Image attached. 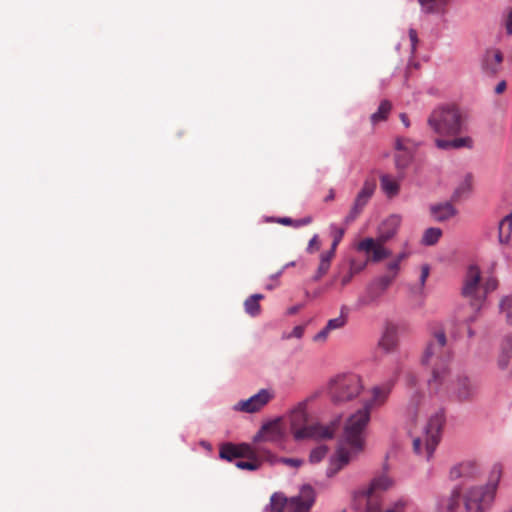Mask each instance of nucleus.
<instances>
[{"mask_svg":"<svg viewBox=\"0 0 512 512\" xmlns=\"http://www.w3.org/2000/svg\"><path fill=\"white\" fill-rule=\"evenodd\" d=\"M449 360L450 352L445 329L440 324L433 325L421 357V363L431 369V377L428 380L431 393H441V386L449 376Z\"/></svg>","mask_w":512,"mask_h":512,"instance_id":"1","label":"nucleus"},{"mask_svg":"<svg viewBox=\"0 0 512 512\" xmlns=\"http://www.w3.org/2000/svg\"><path fill=\"white\" fill-rule=\"evenodd\" d=\"M369 421V413L362 408H359L347 418L343 427L342 442L349 446L350 450L343 446L337 449L327 468L328 477H333L343 469L350 462L352 453L357 454L364 450L365 430Z\"/></svg>","mask_w":512,"mask_h":512,"instance_id":"2","label":"nucleus"},{"mask_svg":"<svg viewBox=\"0 0 512 512\" xmlns=\"http://www.w3.org/2000/svg\"><path fill=\"white\" fill-rule=\"evenodd\" d=\"M501 476L499 467H494L491 480L484 486L468 489L463 497L466 512H486L492 505Z\"/></svg>","mask_w":512,"mask_h":512,"instance_id":"3","label":"nucleus"},{"mask_svg":"<svg viewBox=\"0 0 512 512\" xmlns=\"http://www.w3.org/2000/svg\"><path fill=\"white\" fill-rule=\"evenodd\" d=\"M429 127L439 135H456L462 131L463 119L460 110L453 105L435 108L429 118Z\"/></svg>","mask_w":512,"mask_h":512,"instance_id":"4","label":"nucleus"},{"mask_svg":"<svg viewBox=\"0 0 512 512\" xmlns=\"http://www.w3.org/2000/svg\"><path fill=\"white\" fill-rule=\"evenodd\" d=\"M444 422L445 417L442 411L436 412L429 418L422 434L413 437V450L415 453H425L427 459L433 455L440 441L441 429Z\"/></svg>","mask_w":512,"mask_h":512,"instance_id":"5","label":"nucleus"},{"mask_svg":"<svg viewBox=\"0 0 512 512\" xmlns=\"http://www.w3.org/2000/svg\"><path fill=\"white\" fill-rule=\"evenodd\" d=\"M314 498V490L309 485L303 486L299 495L291 498L274 493L270 498L271 512H309Z\"/></svg>","mask_w":512,"mask_h":512,"instance_id":"6","label":"nucleus"},{"mask_svg":"<svg viewBox=\"0 0 512 512\" xmlns=\"http://www.w3.org/2000/svg\"><path fill=\"white\" fill-rule=\"evenodd\" d=\"M362 389V381L358 375L342 374L329 382L328 394L333 403L339 404L353 400Z\"/></svg>","mask_w":512,"mask_h":512,"instance_id":"7","label":"nucleus"},{"mask_svg":"<svg viewBox=\"0 0 512 512\" xmlns=\"http://www.w3.org/2000/svg\"><path fill=\"white\" fill-rule=\"evenodd\" d=\"M479 392V386L476 381L467 376H457L453 381L448 383V379L441 386V393L437 396L446 395L450 399L457 402H471Z\"/></svg>","mask_w":512,"mask_h":512,"instance_id":"8","label":"nucleus"},{"mask_svg":"<svg viewBox=\"0 0 512 512\" xmlns=\"http://www.w3.org/2000/svg\"><path fill=\"white\" fill-rule=\"evenodd\" d=\"M219 454L222 459L228 461L246 458L247 460H238L235 463L236 467L239 469L254 471L261 465V461L257 457L256 452L249 444L243 443L236 445L226 443L221 446Z\"/></svg>","mask_w":512,"mask_h":512,"instance_id":"9","label":"nucleus"},{"mask_svg":"<svg viewBox=\"0 0 512 512\" xmlns=\"http://www.w3.org/2000/svg\"><path fill=\"white\" fill-rule=\"evenodd\" d=\"M462 294L470 300V305L474 310L479 311L481 309L484 303V294H482L481 273L477 266L468 268Z\"/></svg>","mask_w":512,"mask_h":512,"instance_id":"10","label":"nucleus"},{"mask_svg":"<svg viewBox=\"0 0 512 512\" xmlns=\"http://www.w3.org/2000/svg\"><path fill=\"white\" fill-rule=\"evenodd\" d=\"M376 190V181L375 179H367L365 180L362 188L358 192L353 202V205L344 219L346 225L354 222L360 214L363 212L364 208L372 198L374 192Z\"/></svg>","mask_w":512,"mask_h":512,"instance_id":"11","label":"nucleus"},{"mask_svg":"<svg viewBox=\"0 0 512 512\" xmlns=\"http://www.w3.org/2000/svg\"><path fill=\"white\" fill-rule=\"evenodd\" d=\"M340 425V419L336 418L328 424L313 423L306 430L297 432V440L314 439L327 440L333 438Z\"/></svg>","mask_w":512,"mask_h":512,"instance_id":"12","label":"nucleus"},{"mask_svg":"<svg viewBox=\"0 0 512 512\" xmlns=\"http://www.w3.org/2000/svg\"><path fill=\"white\" fill-rule=\"evenodd\" d=\"M275 397L271 389H261L257 394L246 400H241L233 407L235 411L255 413L265 407Z\"/></svg>","mask_w":512,"mask_h":512,"instance_id":"13","label":"nucleus"},{"mask_svg":"<svg viewBox=\"0 0 512 512\" xmlns=\"http://www.w3.org/2000/svg\"><path fill=\"white\" fill-rule=\"evenodd\" d=\"M385 243H380L377 238H365L361 240L356 249L367 254L371 253L367 261L380 262L391 255V251L384 247Z\"/></svg>","mask_w":512,"mask_h":512,"instance_id":"14","label":"nucleus"},{"mask_svg":"<svg viewBox=\"0 0 512 512\" xmlns=\"http://www.w3.org/2000/svg\"><path fill=\"white\" fill-rule=\"evenodd\" d=\"M394 386V380H389L381 385L375 386L371 389V398L364 401L362 409H366L369 415L375 408L383 406Z\"/></svg>","mask_w":512,"mask_h":512,"instance_id":"15","label":"nucleus"},{"mask_svg":"<svg viewBox=\"0 0 512 512\" xmlns=\"http://www.w3.org/2000/svg\"><path fill=\"white\" fill-rule=\"evenodd\" d=\"M354 507L358 512H378L380 509L379 495L367 489L359 490L354 494Z\"/></svg>","mask_w":512,"mask_h":512,"instance_id":"16","label":"nucleus"},{"mask_svg":"<svg viewBox=\"0 0 512 512\" xmlns=\"http://www.w3.org/2000/svg\"><path fill=\"white\" fill-rule=\"evenodd\" d=\"M285 432L280 419H275L264 424L255 435L254 441L260 442H280L284 438Z\"/></svg>","mask_w":512,"mask_h":512,"instance_id":"17","label":"nucleus"},{"mask_svg":"<svg viewBox=\"0 0 512 512\" xmlns=\"http://www.w3.org/2000/svg\"><path fill=\"white\" fill-rule=\"evenodd\" d=\"M290 420V429L297 440V432L306 430V427H309L308 424V413H307V404L305 402L299 403L289 415Z\"/></svg>","mask_w":512,"mask_h":512,"instance_id":"18","label":"nucleus"},{"mask_svg":"<svg viewBox=\"0 0 512 512\" xmlns=\"http://www.w3.org/2000/svg\"><path fill=\"white\" fill-rule=\"evenodd\" d=\"M400 224V216H389L378 227V234L376 238L379 239L380 243H387L397 234Z\"/></svg>","mask_w":512,"mask_h":512,"instance_id":"19","label":"nucleus"},{"mask_svg":"<svg viewBox=\"0 0 512 512\" xmlns=\"http://www.w3.org/2000/svg\"><path fill=\"white\" fill-rule=\"evenodd\" d=\"M503 55L498 49H489L483 55L481 66L482 70L488 75H496L501 69Z\"/></svg>","mask_w":512,"mask_h":512,"instance_id":"20","label":"nucleus"},{"mask_svg":"<svg viewBox=\"0 0 512 512\" xmlns=\"http://www.w3.org/2000/svg\"><path fill=\"white\" fill-rule=\"evenodd\" d=\"M512 358V335L506 336L501 344V350L497 358V366L500 370H506Z\"/></svg>","mask_w":512,"mask_h":512,"instance_id":"21","label":"nucleus"},{"mask_svg":"<svg viewBox=\"0 0 512 512\" xmlns=\"http://www.w3.org/2000/svg\"><path fill=\"white\" fill-rule=\"evenodd\" d=\"M456 208L449 202L434 205L431 207V215L436 221L442 222L454 217Z\"/></svg>","mask_w":512,"mask_h":512,"instance_id":"22","label":"nucleus"},{"mask_svg":"<svg viewBox=\"0 0 512 512\" xmlns=\"http://www.w3.org/2000/svg\"><path fill=\"white\" fill-rule=\"evenodd\" d=\"M397 328L390 324L387 325L385 331L379 341V346L386 352L392 351L397 345Z\"/></svg>","mask_w":512,"mask_h":512,"instance_id":"23","label":"nucleus"},{"mask_svg":"<svg viewBox=\"0 0 512 512\" xmlns=\"http://www.w3.org/2000/svg\"><path fill=\"white\" fill-rule=\"evenodd\" d=\"M478 472V467L474 462H464L455 466L450 471L452 479L462 477H474Z\"/></svg>","mask_w":512,"mask_h":512,"instance_id":"24","label":"nucleus"},{"mask_svg":"<svg viewBox=\"0 0 512 512\" xmlns=\"http://www.w3.org/2000/svg\"><path fill=\"white\" fill-rule=\"evenodd\" d=\"M422 400L423 394L418 391H414L406 406V416L412 423L416 421Z\"/></svg>","mask_w":512,"mask_h":512,"instance_id":"25","label":"nucleus"},{"mask_svg":"<svg viewBox=\"0 0 512 512\" xmlns=\"http://www.w3.org/2000/svg\"><path fill=\"white\" fill-rule=\"evenodd\" d=\"M512 235V214L506 215L498 225V240L500 244H508Z\"/></svg>","mask_w":512,"mask_h":512,"instance_id":"26","label":"nucleus"},{"mask_svg":"<svg viewBox=\"0 0 512 512\" xmlns=\"http://www.w3.org/2000/svg\"><path fill=\"white\" fill-rule=\"evenodd\" d=\"M264 298L262 294H253L244 301L245 312L251 317H256L261 313L260 301Z\"/></svg>","mask_w":512,"mask_h":512,"instance_id":"27","label":"nucleus"},{"mask_svg":"<svg viewBox=\"0 0 512 512\" xmlns=\"http://www.w3.org/2000/svg\"><path fill=\"white\" fill-rule=\"evenodd\" d=\"M380 184L383 192L387 197H395L399 193V182L389 175H382L380 178Z\"/></svg>","mask_w":512,"mask_h":512,"instance_id":"28","label":"nucleus"},{"mask_svg":"<svg viewBox=\"0 0 512 512\" xmlns=\"http://www.w3.org/2000/svg\"><path fill=\"white\" fill-rule=\"evenodd\" d=\"M392 484L393 481L389 478V476H387L386 474H382L378 477H375L371 481L367 490L373 493H377L379 495V493L389 489L392 486Z\"/></svg>","mask_w":512,"mask_h":512,"instance_id":"29","label":"nucleus"},{"mask_svg":"<svg viewBox=\"0 0 512 512\" xmlns=\"http://www.w3.org/2000/svg\"><path fill=\"white\" fill-rule=\"evenodd\" d=\"M383 293L372 283L366 288L365 295L359 297L357 304L359 307L368 306L371 303L377 301Z\"/></svg>","mask_w":512,"mask_h":512,"instance_id":"30","label":"nucleus"},{"mask_svg":"<svg viewBox=\"0 0 512 512\" xmlns=\"http://www.w3.org/2000/svg\"><path fill=\"white\" fill-rule=\"evenodd\" d=\"M334 257L335 253L330 250L324 251L320 254V262L315 275V280H319L328 272Z\"/></svg>","mask_w":512,"mask_h":512,"instance_id":"31","label":"nucleus"},{"mask_svg":"<svg viewBox=\"0 0 512 512\" xmlns=\"http://www.w3.org/2000/svg\"><path fill=\"white\" fill-rule=\"evenodd\" d=\"M425 13H441L449 0H418Z\"/></svg>","mask_w":512,"mask_h":512,"instance_id":"32","label":"nucleus"},{"mask_svg":"<svg viewBox=\"0 0 512 512\" xmlns=\"http://www.w3.org/2000/svg\"><path fill=\"white\" fill-rule=\"evenodd\" d=\"M441 236L442 230L440 228L431 227L424 231L421 242L426 246H432L439 241Z\"/></svg>","mask_w":512,"mask_h":512,"instance_id":"33","label":"nucleus"},{"mask_svg":"<svg viewBox=\"0 0 512 512\" xmlns=\"http://www.w3.org/2000/svg\"><path fill=\"white\" fill-rule=\"evenodd\" d=\"M391 108H392L391 103L388 100H383L380 103L378 110L371 115V122L373 124H376L380 121L385 120L387 118L388 114L390 113Z\"/></svg>","mask_w":512,"mask_h":512,"instance_id":"34","label":"nucleus"},{"mask_svg":"<svg viewBox=\"0 0 512 512\" xmlns=\"http://www.w3.org/2000/svg\"><path fill=\"white\" fill-rule=\"evenodd\" d=\"M330 230H331V236L333 237V241L331 244V248L329 250L333 251L335 253L337 246L339 245V243L341 242V240L345 234V228L338 227V226L332 224L330 226Z\"/></svg>","mask_w":512,"mask_h":512,"instance_id":"35","label":"nucleus"},{"mask_svg":"<svg viewBox=\"0 0 512 512\" xmlns=\"http://www.w3.org/2000/svg\"><path fill=\"white\" fill-rule=\"evenodd\" d=\"M460 498H461V488L455 487L452 490L451 495L449 496V498L447 500L446 508H447L448 512L456 511V509L459 506Z\"/></svg>","mask_w":512,"mask_h":512,"instance_id":"36","label":"nucleus"},{"mask_svg":"<svg viewBox=\"0 0 512 512\" xmlns=\"http://www.w3.org/2000/svg\"><path fill=\"white\" fill-rule=\"evenodd\" d=\"M395 279V274H387L379 277L375 281L372 282L382 293L386 291V289L392 284Z\"/></svg>","mask_w":512,"mask_h":512,"instance_id":"37","label":"nucleus"},{"mask_svg":"<svg viewBox=\"0 0 512 512\" xmlns=\"http://www.w3.org/2000/svg\"><path fill=\"white\" fill-rule=\"evenodd\" d=\"M328 452V448L326 445H320L313 449L309 455V461L313 464L319 463L322 461Z\"/></svg>","mask_w":512,"mask_h":512,"instance_id":"38","label":"nucleus"},{"mask_svg":"<svg viewBox=\"0 0 512 512\" xmlns=\"http://www.w3.org/2000/svg\"><path fill=\"white\" fill-rule=\"evenodd\" d=\"M500 310L506 315L507 321L512 322V296H507L501 300Z\"/></svg>","mask_w":512,"mask_h":512,"instance_id":"39","label":"nucleus"},{"mask_svg":"<svg viewBox=\"0 0 512 512\" xmlns=\"http://www.w3.org/2000/svg\"><path fill=\"white\" fill-rule=\"evenodd\" d=\"M346 321H347V318L345 315L341 314L340 316L336 317V318H333V319H330L327 324H326V327L330 330V331H333L335 329H339V328H342L345 324H346Z\"/></svg>","mask_w":512,"mask_h":512,"instance_id":"40","label":"nucleus"},{"mask_svg":"<svg viewBox=\"0 0 512 512\" xmlns=\"http://www.w3.org/2000/svg\"><path fill=\"white\" fill-rule=\"evenodd\" d=\"M451 141L453 149H459L462 147L472 148L473 146V140L470 137H460L453 139Z\"/></svg>","mask_w":512,"mask_h":512,"instance_id":"41","label":"nucleus"},{"mask_svg":"<svg viewBox=\"0 0 512 512\" xmlns=\"http://www.w3.org/2000/svg\"><path fill=\"white\" fill-rule=\"evenodd\" d=\"M497 285L498 282L493 277H489L485 280V282L482 284V294H484V299L489 292L494 291L497 288Z\"/></svg>","mask_w":512,"mask_h":512,"instance_id":"42","label":"nucleus"},{"mask_svg":"<svg viewBox=\"0 0 512 512\" xmlns=\"http://www.w3.org/2000/svg\"><path fill=\"white\" fill-rule=\"evenodd\" d=\"M411 160V155L408 152H404L403 154H399L396 156V167L399 170L405 169Z\"/></svg>","mask_w":512,"mask_h":512,"instance_id":"43","label":"nucleus"},{"mask_svg":"<svg viewBox=\"0 0 512 512\" xmlns=\"http://www.w3.org/2000/svg\"><path fill=\"white\" fill-rule=\"evenodd\" d=\"M321 247V243L319 240V236L315 234L309 241L308 246L306 248L307 253L313 254L318 251Z\"/></svg>","mask_w":512,"mask_h":512,"instance_id":"44","label":"nucleus"},{"mask_svg":"<svg viewBox=\"0 0 512 512\" xmlns=\"http://www.w3.org/2000/svg\"><path fill=\"white\" fill-rule=\"evenodd\" d=\"M367 262L368 261H365V262H362V263H358L355 260H352L351 263H350V272L353 275L360 273L362 270L365 269Z\"/></svg>","mask_w":512,"mask_h":512,"instance_id":"45","label":"nucleus"},{"mask_svg":"<svg viewBox=\"0 0 512 512\" xmlns=\"http://www.w3.org/2000/svg\"><path fill=\"white\" fill-rule=\"evenodd\" d=\"M331 331L325 326L322 330H320L315 336V342H324L328 338V335Z\"/></svg>","mask_w":512,"mask_h":512,"instance_id":"46","label":"nucleus"},{"mask_svg":"<svg viewBox=\"0 0 512 512\" xmlns=\"http://www.w3.org/2000/svg\"><path fill=\"white\" fill-rule=\"evenodd\" d=\"M281 462L286 465H289L291 467H295V468H297L303 464V460L296 459V458H283V459H281Z\"/></svg>","mask_w":512,"mask_h":512,"instance_id":"47","label":"nucleus"},{"mask_svg":"<svg viewBox=\"0 0 512 512\" xmlns=\"http://www.w3.org/2000/svg\"><path fill=\"white\" fill-rule=\"evenodd\" d=\"M435 143L439 149H444V150L453 149L451 140L436 139Z\"/></svg>","mask_w":512,"mask_h":512,"instance_id":"48","label":"nucleus"},{"mask_svg":"<svg viewBox=\"0 0 512 512\" xmlns=\"http://www.w3.org/2000/svg\"><path fill=\"white\" fill-rule=\"evenodd\" d=\"M409 38L411 41L412 51H415L416 45L418 43V36H417V32L415 29L409 30Z\"/></svg>","mask_w":512,"mask_h":512,"instance_id":"49","label":"nucleus"},{"mask_svg":"<svg viewBox=\"0 0 512 512\" xmlns=\"http://www.w3.org/2000/svg\"><path fill=\"white\" fill-rule=\"evenodd\" d=\"M312 222V217L307 216L302 219L294 220V227H301L309 225Z\"/></svg>","mask_w":512,"mask_h":512,"instance_id":"50","label":"nucleus"},{"mask_svg":"<svg viewBox=\"0 0 512 512\" xmlns=\"http://www.w3.org/2000/svg\"><path fill=\"white\" fill-rule=\"evenodd\" d=\"M399 265H400L399 261L394 260V261L390 262L387 266L388 270L390 271V274H395V277H396L398 274V271H399Z\"/></svg>","mask_w":512,"mask_h":512,"instance_id":"51","label":"nucleus"},{"mask_svg":"<svg viewBox=\"0 0 512 512\" xmlns=\"http://www.w3.org/2000/svg\"><path fill=\"white\" fill-rule=\"evenodd\" d=\"M505 26L508 34H512V9L508 12L506 20H505Z\"/></svg>","mask_w":512,"mask_h":512,"instance_id":"52","label":"nucleus"},{"mask_svg":"<svg viewBox=\"0 0 512 512\" xmlns=\"http://www.w3.org/2000/svg\"><path fill=\"white\" fill-rule=\"evenodd\" d=\"M303 333H304V327L296 326L293 328L290 337L301 338L303 336Z\"/></svg>","mask_w":512,"mask_h":512,"instance_id":"53","label":"nucleus"},{"mask_svg":"<svg viewBox=\"0 0 512 512\" xmlns=\"http://www.w3.org/2000/svg\"><path fill=\"white\" fill-rule=\"evenodd\" d=\"M428 276H429V267L423 266L422 270H421V276H420V281H421L422 285L425 283Z\"/></svg>","mask_w":512,"mask_h":512,"instance_id":"54","label":"nucleus"},{"mask_svg":"<svg viewBox=\"0 0 512 512\" xmlns=\"http://www.w3.org/2000/svg\"><path fill=\"white\" fill-rule=\"evenodd\" d=\"M277 222L286 226H294V220L289 217L279 218Z\"/></svg>","mask_w":512,"mask_h":512,"instance_id":"55","label":"nucleus"},{"mask_svg":"<svg viewBox=\"0 0 512 512\" xmlns=\"http://www.w3.org/2000/svg\"><path fill=\"white\" fill-rule=\"evenodd\" d=\"M506 90V82L505 81H501L499 82L496 87H495V93L497 94H501L503 93L504 91Z\"/></svg>","mask_w":512,"mask_h":512,"instance_id":"56","label":"nucleus"},{"mask_svg":"<svg viewBox=\"0 0 512 512\" xmlns=\"http://www.w3.org/2000/svg\"><path fill=\"white\" fill-rule=\"evenodd\" d=\"M396 148L398 150H404L406 152V141L404 139H397L396 141Z\"/></svg>","mask_w":512,"mask_h":512,"instance_id":"57","label":"nucleus"},{"mask_svg":"<svg viewBox=\"0 0 512 512\" xmlns=\"http://www.w3.org/2000/svg\"><path fill=\"white\" fill-rule=\"evenodd\" d=\"M353 276L354 275L349 271V274H347L346 276H344L342 278V280H341L342 285L343 286L347 285L351 281Z\"/></svg>","mask_w":512,"mask_h":512,"instance_id":"58","label":"nucleus"},{"mask_svg":"<svg viewBox=\"0 0 512 512\" xmlns=\"http://www.w3.org/2000/svg\"><path fill=\"white\" fill-rule=\"evenodd\" d=\"M400 120L406 127L410 126L408 116L405 113L400 114Z\"/></svg>","mask_w":512,"mask_h":512,"instance_id":"59","label":"nucleus"},{"mask_svg":"<svg viewBox=\"0 0 512 512\" xmlns=\"http://www.w3.org/2000/svg\"><path fill=\"white\" fill-rule=\"evenodd\" d=\"M408 257V253L406 252H402L400 253L399 255H397V257L395 258L396 261H399V263H401V261H403L404 259H406Z\"/></svg>","mask_w":512,"mask_h":512,"instance_id":"60","label":"nucleus"},{"mask_svg":"<svg viewBox=\"0 0 512 512\" xmlns=\"http://www.w3.org/2000/svg\"><path fill=\"white\" fill-rule=\"evenodd\" d=\"M334 198V194L333 192L330 193V195H328V197L326 198V200H331Z\"/></svg>","mask_w":512,"mask_h":512,"instance_id":"61","label":"nucleus"},{"mask_svg":"<svg viewBox=\"0 0 512 512\" xmlns=\"http://www.w3.org/2000/svg\"><path fill=\"white\" fill-rule=\"evenodd\" d=\"M281 274H282V270H280L279 272H277V273L275 274V276H274V277H278V276H280Z\"/></svg>","mask_w":512,"mask_h":512,"instance_id":"62","label":"nucleus"},{"mask_svg":"<svg viewBox=\"0 0 512 512\" xmlns=\"http://www.w3.org/2000/svg\"><path fill=\"white\" fill-rule=\"evenodd\" d=\"M296 311V308H293L290 310V313H294Z\"/></svg>","mask_w":512,"mask_h":512,"instance_id":"63","label":"nucleus"},{"mask_svg":"<svg viewBox=\"0 0 512 512\" xmlns=\"http://www.w3.org/2000/svg\"><path fill=\"white\" fill-rule=\"evenodd\" d=\"M386 512H395V511H393V510H388V511H386Z\"/></svg>","mask_w":512,"mask_h":512,"instance_id":"64","label":"nucleus"}]
</instances>
